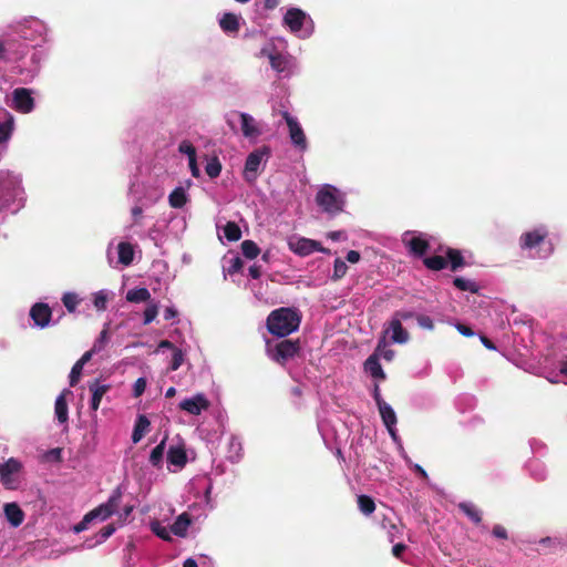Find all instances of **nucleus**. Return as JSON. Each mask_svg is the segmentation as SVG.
I'll return each mask as SVG.
<instances>
[{
    "label": "nucleus",
    "instance_id": "nucleus-1",
    "mask_svg": "<svg viewBox=\"0 0 567 567\" xmlns=\"http://www.w3.org/2000/svg\"><path fill=\"white\" fill-rule=\"evenodd\" d=\"M16 50L17 52L12 53L10 59L11 71L19 76L21 83H32L48 58V49L40 43L22 45L17 40Z\"/></svg>",
    "mask_w": 567,
    "mask_h": 567
},
{
    "label": "nucleus",
    "instance_id": "nucleus-2",
    "mask_svg": "<svg viewBox=\"0 0 567 567\" xmlns=\"http://www.w3.org/2000/svg\"><path fill=\"white\" fill-rule=\"evenodd\" d=\"M27 199L22 174L9 169L0 171V204L11 215H16L25 207Z\"/></svg>",
    "mask_w": 567,
    "mask_h": 567
},
{
    "label": "nucleus",
    "instance_id": "nucleus-3",
    "mask_svg": "<svg viewBox=\"0 0 567 567\" xmlns=\"http://www.w3.org/2000/svg\"><path fill=\"white\" fill-rule=\"evenodd\" d=\"M7 32L9 37L18 39L22 45L40 43L45 47L51 40L48 24L32 16L9 24Z\"/></svg>",
    "mask_w": 567,
    "mask_h": 567
},
{
    "label": "nucleus",
    "instance_id": "nucleus-4",
    "mask_svg": "<svg viewBox=\"0 0 567 567\" xmlns=\"http://www.w3.org/2000/svg\"><path fill=\"white\" fill-rule=\"evenodd\" d=\"M518 246L526 257L530 259H547L554 252V245L549 238V230L545 225H537L523 231Z\"/></svg>",
    "mask_w": 567,
    "mask_h": 567
},
{
    "label": "nucleus",
    "instance_id": "nucleus-5",
    "mask_svg": "<svg viewBox=\"0 0 567 567\" xmlns=\"http://www.w3.org/2000/svg\"><path fill=\"white\" fill-rule=\"evenodd\" d=\"M300 316L291 308L272 310L267 318L268 331L278 338H285L298 330Z\"/></svg>",
    "mask_w": 567,
    "mask_h": 567
},
{
    "label": "nucleus",
    "instance_id": "nucleus-6",
    "mask_svg": "<svg viewBox=\"0 0 567 567\" xmlns=\"http://www.w3.org/2000/svg\"><path fill=\"white\" fill-rule=\"evenodd\" d=\"M282 25L298 39H309L315 33V21L300 8H288L282 17Z\"/></svg>",
    "mask_w": 567,
    "mask_h": 567
},
{
    "label": "nucleus",
    "instance_id": "nucleus-7",
    "mask_svg": "<svg viewBox=\"0 0 567 567\" xmlns=\"http://www.w3.org/2000/svg\"><path fill=\"white\" fill-rule=\"evenodd\" d=\"M316 204L329 217L341 214L346 207V194L331 184H323L316 194Z\"/></svg>",
    "mask_w": 567,
    "mask_h": 567
},
{
    "label": "nucleus",
    "instance_id": "nucleus-8",
    "mask_svg": "<svg viewBox=\"0 0 567 567\" xmlns=\"http://www.w3.org/2000/svg\"><path fill=\"white\" fill-rule=\"evenodd\" d=\"M188 463L186 442L181 435L168 441L166 451V468L171 473L181 472Z\"/></svg>",
    "mask_w": 567,
    "mask_h": 567
},
{
    "label": "nucleus",
    "instance_id": "nucleus-9",
    "mask_svg": "<svg viewBox=\"0 0 567 567\" xmlns=\"http://www.w3.org/2000/svg\"><path fill=\"white\" fill-rule=\"evenodd\" d=\"M135 256V248L128 241H120L116 246L114 240L107 245L106 257L109 265L113 268L117 266L128 267L132 265Z\"/></svg>",
    "mask_w": 567,
    "mask_h": 567
},
{
    "label": "nucleus",
    "instance_id": "nucleus-10",
    "mask_svg": "<svg viewBox=\"0 0 567 567\" xmlns=\"http://www.w3.org/2000/svg\"><path fill=\"white\" fill-rule=\"evenodd\" d=\"M269 154V147L264 146L255 150L247 156L243 172L244 179L247 183L252 184L257 181L259 173L267 163Z\"/></svg>",
    "mask_w": 567,
    "mask_h": 567
},
{
    "label": "nucleus",
    "instance_id": "nucleus-11",
    "mask_svg": "<svg viewBox=\"0 0 567 567\" xmlns=\"http://www.w3.org/2000/svg\"><path fill=\"white\" fill-rule=\"evenodd\" d=\"M123 496L122 486L114 488L105 503H102L94 509L86 513L92 522H105L113 514H115L120 507Z\"/></svg>",
    "mask_w": 567,
    "mask_h": 567
},
{
    "label": "nucleus",
    "instance_id": "nucleus-12",
    "mask_svg": "<svg viewBox=\"0 0 567 567\" xmlns=\"http://www.w3.org/2000/svg\"><path fill=\"white\" fill-rule=\"evenodd\" d=\"M22 468V463L16 457H10L0 464V481L7 489L19 488L21 483L20 473Z\"/></svg>",
    "mask_w": 567,
    "mask_h": 567
},
{
    "label": "nucleus",
    "instance_id": "nucleus-13",
    "mask_svg": "<svg viewBox=\"0 0 567 567\" xmlns=\"http://www.w3.org/2000/svg\"><path fill=\"white\" fill-rule=\"evenodd\" d=\"M402 243L411 255L423 257L430 249V237L420 231L408 230L402 235Z\"/></svg>",
    "mask_w": 567,
    "mask_h": 567
},
{
    "label": "nucleus",
    "instance_id": "nucleus-14",
    "mask_svg": "<svg viewBox=\"0 0 567 567\" xmlns=\"http://www.w3.org/2000/svg\"><path fill=\"white\" fill-rule=\"evenodd\" d=\"M282 117L287 124L288 134L292 146L298 152L305 153L308 150V141L298 118L291 115L288 111L282 112Z\"/></svg>",
    "mask_w": 567,
    "mask_h": 567
},
{
    "label": "nucleus",
    "instance_id": "nucleus-15",
    "mask_svg": "<svg viewBox=\"0 0 567 567\" xmlns=\"http://www.w3.org/2000/svg\"><path fill=\"white\" fill-rule=\"evenodd\" d=\"M289 249L300 257H306L311 255L312 252L319 251L322 254H328L329 250L322 247L320 241L315 239H309L300 236H291L288 239Z\"/></svg>",
    "mask_w": 567,
    "mask_h": 567
},
{
    "label": "nucleus",
    "instance_id": "nucleus-16",
    "mask_svg": "<svg viewBox=\"0 0 567 567\" xmlns=\"http://www.w3.org/2000/svg\"><path fill=\"white\" fill-rule=\"evenodd\" d=\"M32 94V89H14L11 93V101L9 103V106L22 114L31 113L35 107V102Z\"/></svg>",
    "mask_w": 567,
    "mask_h": 567
},
{
    "label": "nucleus",
    "instance_id": "nucleus-17",
    "mask_svg": "<svg viewBox=\"0 0 567 567\" xmlns=\"http://www.w3.org/2000/svg\"><path fill=\"white\" fill-rule=\"evenodd\" d=\"M299 351V343L291 340H282L275 346L267 343V353L269 358L278 363H285L293 358Z\"/></svg>",
    "mask_w": 567,
    "mask_h": 567
},
{
    "label": "nucleus",
    "instance_id": "nucleus-18",
    "mask_svg": "<svg viewBox=\"0 0 567 567\" xmlns=\"http://www.w3.org/2000/svg\"><path fill=\"white\" fill-rule=\"evenodd\" d=\"M146 208L141 204L140 200L135 199V205L131 209L132 223L125 227V236L127 239L134 238L137 236L140 239L146 237L145 231L143 230V210Z\"/></svg>",
    "mask_w": 567,
    "mask_h": 567
},
{
    "label": "nucleus",
    "instance_id": "nucleus-19",
    "mask_svg": "<svg viewBox=\"0 0 567 567\" xmlns=\"http://www.w3.org/2000/svg\"><path fill=\"white\" fill-rule=\"evenodd\" d=\"M178 408L189 415H199L209 408V401L204 393H196L183 399L178 403Z\"/></svg>",
    "mask_w": 567,
    "mask_h": 567
},
{
    "label": "nucleus",
    "instance_id": "nucleus-20",
    "mask_svg": "<svg viewBox=\"0 0 567 567\" xmlns=\"http://www.w3.org/2000/svg\"><path fill=\"white\" fill-rule=\"evenodd\" d=\"M193 486L198 491V493L203 492V496L199 497V505L204 508V514L206 511H212L214 508V501L212 498V478L208 476L197 477L194 480Z\"/></svg>",
    "mask_w": 567,
    "mask_h": 567
},
{
    "label": "nucleus",
    "instance_id": "nucleus-21",
    "mask_svg": "<svg viewBox=\"0 0 567 567\" xmlns=\"http://www.w3.org/2000/svg\"><path fill=\"white\" fill-rule=\"evenodd\" d=\"M378 410L393 443H399V434L396 429L398 417L395 411L389 403L381 404Z\"/></svg>",
    "mask_w": 567,
    "mask_h": 567
},
{
    "label": "nucleus",
    "instance_id": "nucleus-22",
    "mask_svg": "<svg viewBox=\"0 0 567 567\" xmlns=\"http://www.w3.org/2000/svg\"><path fill=\"white\" fill-rule=\"evenodd\" d=\"M260 56H266L269 59L271 68L278 72L284 73L287 70L288 60L282 54L276 52L275 45L271 42H268L260 49Z\"/></svg>",
    "mask_w": 567,
    "mask_h": 567
},
{
    "label": "nucleus",
    "instance_id": "nucleus-23",
    "mask_svg": "<svg viewBox=\"0 0 567 567\" xmlns=\"http://www.w3.org/2000/svg\"><path fill=\"white\" fill-rule=\"evenodd\" d=\"M135 199L140 200L146 208L154 206L164 195V190L158 185H144L143 192L136 195V190H132Z\"/></svg>",
    "mask_w": 567,
    "mask_h": 567
},
{
    "label": "nucleus",
    "instance_id": "nucleus-24",
    "mask_svg": "<svg viewBox=\"0 0 567 567\" xmlns=\"http://www.w3.org/2000/svg\"><path fill=\"white\" fill-rule=\"evenodd\" d=\"M30 317L35 327L43 329L51 322L52 310L47 303L37 302L30 309Z\"/></svg>",
    "mask_w": 567,
    "mask_h": 567
},
{
    "label": "nucleus",
    "instance_id": "nucleus-25",
    "mask_svg": "<svg viewBox=\"0 0 567 567\" xmlns=\"http://www.w3.org/2000/svg\"><path fill=\"white\" fill-rule=\"evenodd\" d=\"M89 390L91 391V401H90V409L93 412H96L100 408L102 398L109 392L110 384L102 383L99 379H95L87 384Z\"/></svg>",
    "mask_w": 567,
    "mask_h": 567
},
{
    "label": "nucleus",
    "instance_id": "nucleus-26",
    "mask_svg": "<svg viewBox=\"0 0 567 567\" xmlns=\"http://www.w3.org/2000/svg\"><path fill=\"white\" fill-rule=\"evenodd\" d=\"M14 116L7 110L0 109V144L8 143L14 131Z\"/></svg>",
    "mask_w": 567,
    "mask_h": 567
},
{
    "label": "nucleus",
    "instance_id": "nucleus-27",
    "mask_svg": "<svg viewBox=\"0 0 567 567\" xmlns=\"http://www.w3.org/2000/svg\"><path fill=\"white\" fill-rule=\"evenodd\" d=\"M72 395V391L64 389L55 399L54 403V416L60 424H66L69 421V408L66 403V396Z\"/></svg>",
    "mask_w": 567,
    "mask_h": 567
},
{
    "label": "nucleus",
    "instance_id": "nucleus-28",
    "mask_svg": "<svg viewBox=\"0 0 567 567\" xmlns=\"http://www.w3.org/2000/svg\"><path fill=\"white\" fill-rule=\"evenodd\" d=\"M241 21L243 18L240 14L231 12H224L218 19L220 29L229 35H234L239 31Z\"/></svg>",
    "mask_w": 567,
    "mask_h": 567
},
{
    "label": "nucleus",
    "instance_id": "nucleus-29",
    "mask_svg": "<svg viewBox=\"0 0 567 567\" xmlns=\"http://www.w3.org/2000/svg\"><path fill=\"white\" fill-rule=\"evenodd\" d=\"M240 126L243 135L249 140H256L261 134L257 121L248 113H240Z\"/></svg>",
    "mask_w": 567,
    "mask_h": 567
},
{
    "label": "nucleus",
    "instance_id": "nucleus-30",
    "mask_svg": "<svg viewBox=\"0 0 567 567\" xmlns=\"http://www.w3.org/2000/svg\"><path fill=\"white\" fill-rule=\"evenodd\" d=\"M385 333L390 334L391 341L393 343L404 344L409 341L410 336L408 331L402 327V323L398 321V319L391 318L388 328L385 329Z\"/></svg>",
    "mask_w": 567,
    "mask_h": 567
},
{
    "label": "nucleus",
    "instance_id": "nucleus-31",
    "mask_svg": "<svg viewBox=\"0 0 567 567\" xmlns=\"http://www.w3.org/2000/svg\"><path fill=\"white\" fill-rule=\"evenodd\" d=\"M3 513L6 519L10 524L11 527H19L24 520V513L21 507L17 503H7L3 506Z\"/></svg>",
    "mask_w": 567,
    "mask_h": 567
},
{
    "label": "nucleus",
    "instance_id": "nucleus-32",
    "mask_svg": "<svg viewBox=\"0 0 567 567\" xmlns=\"http://www.w3.org/2000/svg\"><path fill=\"white\" fill-rule=\"evenodd\" d=\"M190 182H187V186H177L168 195V204L173 208H183L189 200L188 187Z\"/></svg>",
    "mask_w": 567,
    "mask_h": 567
},
{
    "label": "nucleus",
    "instance_id": "nucleus-33",
    "mask_svg": "<svg viewBox=\"0 0 567 567\" xmlns=\"http://www.w3.org/2000/svg\"><path fill=\"white\" fill-rule=\"evenodd\" d=\"M364 371L369 373L373 379L384 380L385 373L380 364L379 357L377 353L371 354L364 362Z\"/></svg>",
    "mask_w": 567,
    "mask_h": 567
},
{
    "label": "nucleus",
    "instance_id": "nucleus-34",
    "mask_svg": "<svg viewBox=\"0 0 567 567\" xmlns=\"http://www.w3.org/2000/svg\"><path fill=\"white\" fill-rule=\"evenodd\" d=\"M168 441L169 440L167 435H165L164 439L151 451L150 463L154 467L161 468L163 466L164 455L167 451Z\"/></svg>",
    "mask_w": 567,
    "mask_h": 567
},
{
    "label": "nucleus",
    "instance_id": "nucleus-35",
    "mask_svg": "<svg viewBox=\"0 0 567 567\" xmlns=\"http://www.w3.org/2000/svg\"><path fill=\"white\" fill-rule=\"evenodd\" d=\"M150 426H151V422L146 415H144V414L137 415V417L135 420L133 433H132V442L134 444L138 443L144 437V435L148 432Z\"/></svg>",
    "mask_w": 567,
    "mask_h": 567
},
{
    "label": "nucleus",
    "instance_id": "nucleus-36",
    "mask_svg": "<svg viewBox=\"0 0 567 567\" xmlns=\"http://www.w3.org/2000/svg\"><path fill=\"white\" fill-rule=\"evenodd\" d=\"M17 39L9 37L6 31L0 39V59L10 63V59L12 53L17 52L16 50Z\"/></svg>",
    "mask_w": 567,
    "mask_h": 567
},
{
    "label": "nucleus",
    "instance_id": "nucleus-37",
    "mask_svg": "<svg viewBox=\"0 0 567 567\" xmlns=\"http://www.w3.org/2000/svg\"><path fill=\"white\" fill-rule=\"evenodd\" d=\"M526 470L528 471L529 475L536 481H544L548 475L546 465L537 458L528 461L526 463Z\"/></svg>",
    "mask_w": 567,
    "mask_h": 567
},
{
    "label": "nucleus",
    "instance_id": "nucleus-38",
    "mask_svg": "<svg viewBox=\"0 0 567 567\" xmlns=\"http://www.w3.org/2000/svg\"><path fill=\"white\" fill-rule=\"evenodd\" d=\"M457 507L474 524L482 522V511L474 503L464 501L458 503Z\"/></svg>",
    "mask_w": 567,
    "mask_h": 567
},
{
    "label": "nucleus",
    "instance_id": "nucleus-39",
    "mask_svg": "<svg viewBox=\"0 0 567 567\" xmlns=\"http://www.w3.org/2000/svg\"><path fill=\"white\" fill-rule=\"evenodd\" d=\"M116 530V527L114 524H109L104 526L95 536L94 540L86 539L84 546L89 549L103 544L106 542Z\"/></svg>",
    "mask_w": 567,
    "mask_h": 567
},
{
    "label": "nucleus",
    "instance_id": "nucleus-40",
    "mask_svg": "<svg viewBox=\"0 0 567 567\" xmlns=\"http://www.w3.org/2000/svg\"><path fill=\"white\" fill-rule=\"evenodd\" d=\"M190 523L188 514L183 513L177 516L175 522L171 525V532L176 536L184 537L187 534Z\"/></svg>",
    "mask_w": 567,
    "mask_h": 567
},
{
    "label": "nucleus",
    "instance_id": "nucleus-41",
    "mask_svg": "<svg viewBox=\"0 0 567 567\" xmlns=\"http://www.w3.org/2000/svg\"><path fill=\"white\" fill-rule=\"evenodd\" d=\"M114 296L111 290L101 289L92 293L93 306L97 311H105L109 300Z\"/></svg>",
    "mask_w": 567,
    "mask_h": 567
},
{
    "label": "nucleus",
    "instance_id": "nucleus-42",
    "mask_svg": "<svg viewBox=\"0 0 567 567\" xmlns=\"http://www.w3.org/2000/svg\"><path fill=\"white\" fill-rule=\"evenodd\" d=\"M151 299V292L147 288H134L126 292V300L133 303L146 302Z\"/></svg>",
    "mask_w": 567,
    "mask_h": 567
},
{
    "label": "nucleus",
    "instance_id": "nucleus-43",
    "mask_svg": "<svg viewBox=\"0 0 567 567\" xmlns=\"http://www.w3.org/2000/svg\"><path fill=\"white\" fill-rule=\"evenodd\" d=\"M453 284L461 291H468L472 293H477L480 290L478 284L468 278L455 277L453 280Z\"/></svg>",
    "mask_w": 567,
    "mask_h": 567
},
{
    "label": "nucleus",
    "instance_id": "nucleus-44",
    "mask_svg": "<svg viewBox=\"0 0 567 567\" xmlns=\"http://www.w3.org/2000/svg\"><path fill=\"white\" fill-rule=\"evenodd\" d=\"M241 452L243 447L240 440L235 436L230 437L228 443V460L233 463L238 462L241 457Z\"/></svg>",
    "mask_w": 567,
    "mask_h": 567
},
{
    "label": "nucleus",
    "instance_id": "nucleus-45",
    "mask_svg": "<svg viewBox=\"0 0 567 567\" xmlns=\"http://www.w3.org/2000/svg\"><path fill=\"white\" fill-rule=\"evenodd\" d=\"M221 236L228 241H236L241 237V230L236 223L228 221L221 229Z\"/></svg>",
    "mask_w": 567,
    "mask_h": 567
},
{
    "label": "nucleus",
    "instance_id": "nucleus-46",
    "mask_svg": "<svg viewBox=\"0 0 567 567\" xmlns=\"http://www.w3.org/2000/svg\"><path fill=\"white\" fill-rule=\"evenodd\" d=\"M243 267V261L239 256L234 255L229 258L224 259V272L227 275L237 274Z\"/></svg>",
    "mask_w": 567,
    "mask_h": 567
},
{
    "label": "nucleus",
    "instance_id": "nucleus-47",
    "mask_svg": "<svg viewBox=\"0 0 567 567\" xmlns=\"http://www.w3.org/2000/svg\"><path fill=\"white\" fill-rule=\"evenodd\" d=\"M358 507L363 515H371L375 511V503L372 497L368 495L358 496Z\"/></svg>",
    "mask_w": 567,
    "mask_h": 567
},
{
    "label": "nucleus",
    "instance_id": "nucleus-48",
    "mask_svg": "<svg viewBox=\"0 0 567 567\" xmlns=\"http://www.w3.org/2000/svg\"><path fill=\"white\" fill-rule=\"evenodd\" d=\"M80 301L81 299L75 292L69 291L62 296V303L65 307V309L71 313L75 312Z\"/></svg>",
    "mask_w": 567,
    "mask_h": 567
},
{
    "label": "nucleus",
    "instance_id": "nucleus-49",
    "mask_svg": "<svg viewBox=\"0 0 567 567\" xmlns=\"http://www.w3.org/2000/svg\"><path fill=\"white\" fill-rule=\"evenodd\" d=\"M241 252L246 258L255 259L259 255L260 249L255 241L247 239L241 243Z\"/></svg>",
    "mask_w": 567,
    "mask_h": 567
},
{
    "label": "nucleus",
    "instance_id": "nucleus-50",
    "mask_svg": "<svg viewBox=\"0 0 567 567\" xmlns=\"http://www.w3.org/2000/svg\"><path fill=\"white\" fill-rule=\"evenodd\" d=\"M424 265L431 270H442L446 267L447 260L442 256H432L424 259Z\"/></svg>",
    "mask_w": 567,
    "mask_h": 567
},
{
    "label": "nucleus",
    "instance_id": "nucleus-51",
    "mask_svg": "<svg viewBox=\"0 0 567 567\" xmlns=\"http://www.w3.org/2000/svg\"><path fill=\"white\" fill-rule=\"evenodd\" d=\"M109 339H110L109 323H106L104 326L103 330L100 332V336L93 343V347H92L93 352H96V353L101 352L105 348L106 343L109 342Z\"/></svg>",
    "mask_w": 567,
    "mask_h": 567
},
{
    "label": "nucleus",
    "instance_id": "nucleus-52",
    "mask_svg": "<svg viewBox=\"0 0 567 567\" xmlns=\"http://www.w3.org/2000/svg\"><path fill=\"white\" fill-rule=\"evenodd\" d=\"M452 270H456L464 265V259L460 250L449 249L446 252Z\"/></svg>",
    "mask_w": 567,
    "mask_h": 567
},
{
    "label": "nucleus",
    "instance_id": "nucleus-53",
    "mask_svg": "<svg viewBox=\"0 0 567 567\" xmlns=\"http://www.w3.org/2000/svg\"><path fill=\"white\" fill-rule=\"evenodd\" d=\"M158 315V302L151 301L145 311H144V318H143V324H150L155 320V318Z\"/></svg>",
    "mask_w": 567,
    "mask_h": 567
},
{
    "label": "nucleus",
    "instance_id": "nucleus-54",
    "mask_svg": "<svg viewBox=\"0 0 567 567\" xmlns=\"http://www.w3.org/2000/svg\"><path fill=\"white\" fill-rule=\"evenodd\" d=\"M205 171H206V174L210 177V178H216L219 176L220 172H221V164L219 162L218 158H213L210 159L207 164H206V167H205Z\"/></svg>",
    "mask_w": 567,
    "mask_h": 567
},
{
    "label": "nucleus",
    "instance_id": "nucleus-55",
    "mask_svg": "<svg viewBox=\"0 0 567 567\" xmlns=\"http://www.w3.org/2000/svg\"><path fill=\"white\" fill-rule=\"evenodd\" d=\"M378 357H382L386 361H391L394 358V351L386 347L384 339L380 340L375 350Z\"/></svg>",
    "mask_w": 567,
    "mask_h": 567
},
{
    "label": "nucleus",
    "instance_id": "nucleus-56",
    "mask_svg": "<svg viewBox=\"0 0 567 567\" xmlns=\"http://www.w3.org/2000/svg\"><path fill=\"white\" fill-rule=\"evenodd\" d=\"M185 352L179 348H174L169 369L176 371L184 362Z\"/></svg>",
    "mask_w": 567,
    "mask_h": 567
},
{
    "label": "nucleus",
    "instance_id": "nucleus-57",
    "mask_svg": "<svg viewBox=\"0 0 567 567\" xmlns=\"http://www.w3.org/2000/svg\"><path fill=\"white\" fill-rule=\"evenodd\" d=\"M347 270H348L347 264L342 259L337 258L333 262L332 278L334 280L342 278L347 274Z\"/></svg>",
    "mask_w": 567,
    "mask_h": 567
},
{
    "label": "nucleus",
    "instance_id": "nucleus-58",
    "mask_svg": "<svg viewBox=\"0 0 567 567\" xmlns=\"http://www.w3.org/2000/svg\"><path fill=\"white\" fill-rule=\"evenodd\" d=\"M178 152L181 154H184L187 156V159L189 158H193V157H196V148L194 147V145L187 141V140H184L179 143L178 145Z\"/></svg>",
    "mask_w": 567,
    "mask_h": 567
},
{
    "label": "nucleus",
    "instance_id": "nucleus-59",
    "mask_svg": "<svg viewBox=\"0 0 567 567\" xmlns=\"http://www.w3.org/2000/svg\"><path fill=\"white\" fill-rule=\"evenodd\" d=\"M82 370H83V365H81L78 361L74 363V365L72 367L71 369V372L69 374V380H70V385L71 386H74L78 381L80 380L81 378V374H82Z\"/></svg>",
    "mask_w": 567,
    "mask_h": 567
},
{
    "label": "nucleus",
    "instance_id": "nucleus-60",
    "mask_svg": "<svg viewBox=\"0 0 567 567\" xmlns=\"http://www.w3.org/2000/svg\"><path fill=\"white\" fill-rule=\"evenodd\" d=\"M146 379L141 377L133 384V396L140 398L146 389Z\"/></svg>",
    "mask_w": 567,
    "mask_h": 567
},
{
    "label": "nucleus",
    "instance_id": "nucleus-61",
    "mask_svg": "<svg viewBox=\"0 0 567 567\" xmlns=\"http://www.w3.org/2000/svg\"><path fill=\"white\" fill-rule=\"evenodd\" d=\"M416 321H417V324L421 328H423V329H426V330H433L434 329L433 320L429 316L417 315L416 316Z\"/></svg>",
    "mask_w": 567,
    "mask_h": 567
},
{
    "label": "nucleus",
    "instance_id": "nucleus-62",
    "mask_svg": "<svg viewBox=\"0 0 567 567\" xmlns=\"http://www.w3.org/2000/svg\"><path fill=\"white\" fill-rule=\"evenodd\" d=\"M416 318L415 313L411 310H399L395 311L392 316L393 319H398L399 322L410 320L412 318Z\"/></svg>",
    "mask_w": 567,
    "mask_h": 567
},
{
    "label": "nucleus",
    "instance_id": "nucleus-63",
    "mask_svg": "<svg viewBox=\"0 0 567 567\" xmlns=\"http://www.w3.org/2000/svg\"><path fill=\"white\" fill-rule=\"evenodd\" d=\"M153 532L161 537L162 539L168 540L171 538V529L168 530L166 527L161 526V524H154L152 526Z\"/></svg>",
    "mask_w": 567,
    "mask_h": 567
},
{
    "label": "nucleus",
    "instance_id": "nucleus-64",
    "mask_svg": "<svg viewBox=\"0 0 567 567\" xmlns=\"http://www.w3.org/2000/svg\"><path fill=\"white\" fill-rule=\"evenodd\" d=\"M91 523H92V520L90 519L89 515L85 514L84 517L82 518V520L73 526L72 530L75 534H80V533L86 530Z\"/></svg>",
    "mask_w": 567,
    "mask_h": 567
}]
</instances>
